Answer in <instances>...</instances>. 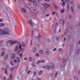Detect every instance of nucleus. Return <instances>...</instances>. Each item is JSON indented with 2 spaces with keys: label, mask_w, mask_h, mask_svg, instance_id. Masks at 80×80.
I'll return each instance as SVG.
<instances>
[{
  "label": "nucleus",
  "mask_w": 80,
  "mask_h": 80,
  "mask_svg": "<svg viewBox=\"0 0 80 80\" xmlns=\"http://www.w3.org/2000/svg\"><path fill=\"white\" fill-rule=\"evenodd\" d=\"M0 35H10V30L7 28L0 29Z\"/></svg>",
  "instance_id": "f257e3e1"
},
{
  "label": "nucleus",
  "mask_w": 80,
  "mask_h": 80,
  "mask_svg": "<svg viewBox=\"0 0 80 80\" xmlns=\"http://www.w3.org/2000/svg\"><path fill=\"white\" fill-rule=\"evenodd\" d=\"M22 44H19L15 47V52H18L22 49Z\"/></svg>",
  "instance_id": "f03ea898"
},
{
  "label": "nucleus",
  "mask_w": 80,
  "mask_h": 80,
  "mask_svg": "<svg viewBox=\"0 0 80 80\" xmlns=\"http://www.w3.org/2000/svg\"><path fill=\"white\" fill-rule=\"evenodd\" d=\"M23 48H22L20 50H19L17 53L18 55L19 53H21L19 54L20 57V58H22V55H23Z\"/></svg>",
  "instance_id": "7ed1b4c3"
},
{
  "label": "nucleus",
  "mask_w": 80,
  "mask_h": 80,
  "mask_svg": "<svg viewBox=\"0 0 80 80\" xmlns=\"http://www.w3.org/2000/svg\"><path fill=\"white\" fill-rule=\"evenodd\" d=\"M9 41H11V42L10 43L11 45H14V44H16L18 42V41H12V40H9Z\"/></svg>",
  "instance_id": "20e7f679"
},
{
  "label": "nucleus",
  "mask_w": 80,
  "mask_h": 80,
  "mask_svg": "<svg viewBox=\"0 0 80 80\" xmlns=\"http://www.w3.org/2000/svg\"><path fill=\"white\" fill-rule=\"evenodd\" d=\"M28 1H29L30 2H33V3H34V5L35 6H37V2H36V1H35V0H28Z\"/></svg>",
  "instance_id": "39448f33"
},
{
  "label": "nucleus",
  "mask_w": 80,
  "mask_h": 80,
  "mask_svg": "<svg viewBox=\"0 0 80 80\" xmlns=\"http://www.w3.org/2000/svg\"><path fill=\"white\" fill-rule=\"evenodd\" d=\"M15 58V54L14 53H12L11 55V59H14Z\"/></svg>",
  "instance_id": "423d86ee"
},
{
  "label": "nucleus",
  "mask_w": 80,
  "mask_h": 80,
  "mask_svg": "<svg viewBox=\"0 0 80 80\" xmlns=\"http://www.w3.org/2000/svg\"><path fill=\"white\" fill-rule=\"evenodd\" d=\"M11 41H9L7 42L6 46H8V47H10L11 45L10 42H11Z\"/></svg>",
  "instance_id": "0eeeda50"
},
{
  "label": "nucleus",
  "mask_w": 80,
  "mask_h": 80,
  "mask_svg": "<svg viewBox=\"0 0 80 80\" xmlns=\"http://www.w3.org/2000/svg\"><path fill=\"white\" fill-rule=\"evenodd\" d=\"M8 58V54H7L5 55V57L4 58V60H6Z\"/></svg>",
  "instance_id": "6e6552de"
},
{
  "label": "nucleus",
  "mask_w": 80,
  "mask_h": 80,
  "mask_svg": "<svg viewBox=\"0 0 80 80\" xmlns=\"http://www.w3.org/2000/svg\"><path fill=\"white\" fill-rule=\"evenodd\" d=\"M49 53H50V51L48 50H47L45 52V54L46 55H49Z\"/></svg>",
  "instance_id": "1a4fd4ad"
},
{
  "label": "nucleus",
  "mask_w": 80,
  "mask_h": 80,
  "mask_svg": "<svg viewBox=\"0 0 80 80\" xmlns=\"http://www.w3.org/2000/svg\"><path fill=\"white\" fill-rule=\"evenodd\" d=\"M21 11L22 12H23L24 13H27V11H26V10H25V9L24 8H22L21 9Z\"/></svg>",
  "instance_id": "9d476101"
},
{
  "label": "nucleus",
  "mask_w": 80,
  "mask_h": 80,
  "mask_svg": "<svg viewBox=\"0 0 80 80\" xmlns=\"http://www.w3.org/2000/svg\"><path fill=\"white\" fill-rule=\"evenodd\" d=\"M65 20L63 19V18H61L60 20V23H64Z\"/></svg>",
  "instance_id": "9b49d317"
},
{
  "label": "nucleus",
  "mask_w": 80,
  "mask_h": 80,
  "mask_svg": "<svg viewBox=\"0 0 80 80\" xmlns=\"http://www.w3.org/2000/svg\"><path fill=\"white\" fill-rule=\"evenodd\" d=\"M16 59L18 61V63H20V58H19V57H17L16 58Z\"/></svg>",
  "instance_id": "f8f14e48"
},
{
  "label": "nucleus",
  "mask_w": 80,
  "mask_h": 80,
  "mask_svg": "<svg viewBox=\"0 0 80 80\" xmlns=\"http://www.w3.org/2000/svg\"><path fill=\"white\" fill-rule=\"evenodd\" d=\"M50 66L52 68H54V67H53V64L52 63H50Z\"/></svg>",
  "instance_id": "ddd939ff"
},
{
  "label": "nucleus",
  "mask_w": 80,
  "mask_h": 80,
  "mask_svg": "<svg viewBox=\"0 0 80 80\" xmlns=\"http://www.w3.org/2000/svg\"><path fill=\"white\" fill-rule=\"evenodd\" d=\"M33 52L34 53H35L36 52H37V48H34L33 49Z\"/></svg>",
  "instance_id": "4468645a"
},
{
  "label": "nucleus",
  "mask_w": 80,
  "mask_h": 80,
  "mask_svg": "<svg viewBox=\"0 0 80 80\" xmlns=\"http://www.w3.org/2000/svg\"><path fill=\"white\" fill-rule=\"evenodd\" d=\"M10 62L11 65H12V66H13V65L14 64H13V61L11 60L10 61Z\"/></svg>",
  "instance_id": "2eb2a0df"
},
{
  "label": "nucleus",
  "mask_w": 80,
  "mask_h": 80,
  "mask_svg": "<svg viewBox=\"0 0 80 80\" xmlns=\"http://www.w3.org/2000/svg\"><path fill=\"white\" fill-rule=\"evenodd\" d=\"M5 24L4 23H1L0 24V27H4Z\"/></svg>",
  "instance_id": "dca6fc26"
},
{
  "label": "nucleus",
  "mask_w": 80,
  "mask_h": 80,
  "mask_svg": "<svg viewBox=\"0 0 80 80\" xmlns=\"http://www.w3.org/2000/svg\"><path fill=\"white\" fill-rule=\"evenodd\" d=\"M28 22L29 23H30L31 25H32V20H30L29 21H28Z\"/></svg>",
  "instance_id": "f3484780"
},
{
  "label": "nucleus",
  "mask_w": 80,
  "mask_h": 80,
  "mask_svg": "<svg viewBox=\"0 0 80 80\" xmlns=\"http://www.w3.org/2000/svg\"><path fill=\"white\" fill-rule=\"evenodd\" d=\"M46 68L47 70H50V67L49 65H47L46 66Z\"/></svg>",
  "instance_id": "a211bd4d"
},
{
  "label": "nucleus",
  "mask_w": 80,
  "mask_h": 80,
  "mask_svg": "<svg viewBox=\"0 0 80 80\" xmlns=\"http://www.w3.org/2000/svg\"><path fill=\"white\" fill-rule=\"evenodd\" d=\"M5 52L4 51L2 52L1 54V55L2 57H3V55H5Z\"/></svg>",
  "instance_id": "6ab92c4d"
},
{
  "label": "nucleus",
  "mask_w": 80,
  "mask_h": 80,
  "mask_svg": "<svg viewBox=\"0 0 80 80\" xmlns=\"http://www.w3.org/2000/svg\"><path fill=\"white\" fill-rule=\"evenodd\" d=\"M43 53V50H41L40 51H39V54H40V55H42V54Z\"/></svg>",
  "instance_id": "aec40b11"
},
{
  "label": "nucleus",
  "mask_w": 80,
  "mask_h": 80,
  "mask_svg": "<svg viewBox=\"0 0 80 80\" xmlns=\"http://www.w3.org/2000/svg\"><path fill=\"white\" fill-rule=\"evenodd\" d=\"M74 78L75 80H78V78L76 76H74Z\"/></svg>",
  "instance_id": "412c9836"
},
{
  "label": "nucleus",
  "mask_w": 80,
  "mask_h": 80,
  "mask_svg": "<svg viewBox=\"0 0 80 80\" xmlns=\"http://www.w3.org/2000/svg\"><path fill=\"white\" fill-rule=\"evenodd\" d=\"M9 78L11 80L12 79V74H10L9 75Z\"/></svg>",
  "instance_id": "4be33fe9"
},
{
  "label": "nucleus",
  "mask_w": 80,
  "mask_h": 80,
  "mask_svg": "<svg viewBox=\"0 0 80 80\" xmlns=\"http://www.w3.org/2000/svg\"><path fill=\"white\" fill-rule=\"evenodd\" d=\"M54 7L56 9V10H57L58 9V7L56 5H54Z\"/></svg>",
  "instance_id": "5701e85b"
},
{
  "label": "nucleus",
  "mask_w": 80,
  "mask_h": 80,
  "mask_svg": "<svg viewBox=\"0 0 80 80\" xmlns=\"http://www.w3.org/2000/svg\"><path fill=\"white\" fill-rule=\"evenodd\" d=\"M42 71H40L39 72V75H41L42 74Z\"/></svg>",
  "instance_id": "b1692460"
},
{
  "label": "nucleus",
  "mask_w": 80,
  "mask_h": 80,
  "mask_svg": "<svg viewBox=\"0 0 80 80\" xmlns=\"http://www.w3.org/2000/svg\"><path fill=\"white\" fill-rule=\"evenodd\" d=\"M5 74H7V68H5Z\"/></svg>",
  "instance_id": "393cba45"
},
{
  "label": "nucleus",
  "mask_w": 80,
  "mask_h": 80,
  "mask_svg": "<svg viewBox=\"0 0 80 80\" xmlns=\"http://www.w3.org/2000/svg\"><path fill=\"white\" fill-rule=\"evenodd\" d=\"M62 1V2H63V5H64V6H65V2H64V0H61Z\"/></svg>",
  "instance_id": "a878e982"
},
{
  "label": "nucleus",
  "mask_w": 80,
  "mask_h": 80,
  "mask_svg": "<svg viewBox=\"0 0 80 80\" xmlns=\"http://www.w3.org/2000/svg\"><path fill=\"white\" fill-rule=\"evenodd\" d=\"M46 5H47V6H48V7H50V5L48 3H45Z\"/></svg>",
  "instance_id": "bb28decb"
},
{
  "label": "nucleus",
  "mask_w": 80,
  "mask_h": 80,
  "mask_svg": "<svg viewBox=\"0 0 80 80\" xmlns=\"http://www.w3.org/2000/svg\"><path fill=\"white\" fill-rule=\"evenodd\" d=\"M71 8L72 10V12H73V7H71Z\"/></svg>",
  "instance_id": "cd10ccee"
},
{
  "label": "nucleus",
  "mask_w": 80,
  "mask_h": 80,
  "mask_svg": "<svg viewBox=\"0 0 80 80\" xmlns=\"http://www.w3.org/2000/svg\"><path fill=\"white\" fill-rule=\"evenodd\" d=\"M58 60H62V58H61L60 57H59L58 58Z\"/></svg>",
  "instance_id": "c85d7f7f"
},
{
  "label": "nucleus",
  "mask_w": 80,
  "mask_h": 80,
  "mask_svg": "<svg viewBox=\"0 0 80 80\" xmlns=\"http://www.w3.org/2000/svg\"><path fill=\"white\" fill-rule=\"evenodd\" d=\"M42 62V61H38L37 62V63L38 64V63H41Z\"/></svg>",
  "instance_id": "c756f323"
},
{
  "label": "nucleus",
  "mask_w": 80,
  "mask_h": 80,
  "mask_svg": "<svg viewBox=\"0 0 80 80\" xmlns=\"http://www.w3.org/2000/svg\"><path fill=\"white\" fill-rule=\"evenodd\" d=\"M67 8H68V10H69V4H67Z\"/></svg>",
  "instance_id": "7c9ffc66"
},
{
  "label": "nucleus",
  "mask_w": 80,
  "mask_h": 80,
  "mask_svg": "<svg viewBox=\"0 0 80 80\" xmlns=\"http://www.w3.org/2000/svg\"><path fill=\"white\" fill-rule=\"evenodd\" d=\"M32 57H30L29 59V60L30 62H31L32 61Z\"/></svg>",
  "instance_id": "2f4dec72"
},
{
  "label": "nucleus",
  "mask_w": 80,
  "mask_h": 80,
  "mask_svg": "<svg viewBox=\"0 0 80 80\" xmlns=\"http://www.w3.org/2000/svg\"><path fill=\"white\" fill-rule=\"evenodd\" d=\"M66 2H67V3H69V1H68V0H66L65 1V3H66Z\"/></svg>",
  "instance_id": "473e14b6"
},
{
  "label": "nucleus",
  "mask_w": 80,
  "mask_h": 80,
  "mask_svg": "<svg viewBox=\"0 0 80 80\" xmlns=\"http://www.w3.org/2000/svg\"><path fill=\"white\" fill-rule=\"evenodd\" d=\"M42 5L43 6V7H46V4H45V3L44 4H43V3H42Z\"/></svg>",
  "instance_id": "72a5a7b5"
},
{
  "label": "nucleus",
  "mask_w": 80,
  "mask_h": 80,
  "mask_svg": "<svg viewBox=\"0 0 80 80\" xmlns=\"http://www.w3.org/2000/svg\"><path fill=\"white\" fill-rule=\"evenodd\" d=\"M45 61L44 60H42L41 61L42 63H45Z\"/></svg>",
  "instance_id": "f704fd0d"
},
{
  "label": "nucleus",
  "mask_w": 80,
  "mask_h": 80,
  "mask_svg": "<svg viewBox=\"0 0 80 80\" xmlns=\"http://www.w3.org/2000/svg\"><path fill=\"white\" fill-rule=\"evenodd\" d=\"M13 70H14V68H12L11 69V71L12 72L13 71Z\"/></svg>",
  "instance_id": "c9c22d12"
},
{
  "label": "nucleus",
  "mask_w": 80,
  "mask_h": 80,
  "mask_svg": "<svg viewBox=\"0 0 80 80\" xmlns=\"http://www.w3.org/2000/svg\"><path fill=\"white\" fill-rule=\"evenodd\" d=\"M33 12L34 13L36 14L37 13V11H35V10H33Z\"/></svg>",
  "instance_id": "e433bc0d"
},
{
  "label": "nucleus",
  "mask_w": 80,
  "mask_h": 80,
  "mask_svg": "<svg viewBox=\"0 0 80 80\" xmlns=\"http://www.w3.org/2000/svg\"><path fill=\"white\" fill-rule=\"evenodd\" d=\"M36 55L37 57H39V54L38 53H36Z\"/></svg>",
  "instance_id": "4c0bfd02"
},
{
  "label": "nucleus",
  "mask_w": 80,
  "mask_h": 80,
  "mask_svg": "<svg viewBox=\"0 0 80 80\" xmlns=\"http://www.w3.org/2000/svg\"><path fill=\"white\" fill-rule=\"evenodd\" d=\"M26 45V44H22V47H25Z\"/></svg>",
  "instance_id": "58836bf2"
},
{
  "label": "nucleus",
  "mask_w": 80,
  "mask_h": 80,
  "mask_svg": "<svg viewBox=\"0 0 80 80\" xmlns=\"http://www.w3.org/2000/svg\"><path fill=\"white\" fill-rule=\"evenodd\" d=\"M57 50V48H54L53 49V52H55V51H56Z\"/></svg>",
  "instance_id": "ea45409f"
},
{
  "label": "nucleus",
  "mask_w": 80,
  "mask_h": 80,
  "mask_svg": "<svg viewBox=\"0 0 80 80\" xmlns=\"http://www.w3.org/2000/svg\"><path fill=\"white\" fill-rule=\"evenodd\" d=\"M14 62H15V63H17V60L16 59H15L14 60Z\"/></svg>",
  "instance_id": "a19ab883"
},
{
  "label": "nucleus",
  "mask_w": 80,
  "mask_h": 80,
  "mask_svg": "<svg viewBox=\"0 0 80 80\" xmlns=\"http://www.w3.org/2000/svg\"><path fill=\"white\" fill-rule=\"evenodd\" d=\"M65 62V59H63L62 60V62L64 63Z\"/></svg>",
  "instance_id": "79ce46f5"
},
{
  "label": "nucleus",
  "mask_w": 80,
  "mask_h": 80,
  "mask_svg": "<svg viewBox=\"0 0 80 80\" xmlns=\"http://www.w3.org/2000/svg\"><path fill=\"white\" fill-rule=\"evenodd\" d=\"M31 72V70H29L28 71V75H29V74H30V72Z\"/></svg>",
  "instance_id": "37998d69"
},
{
  "label": "nucleus",
  "mask_w": 80,
  "mask_h": 80,
  "mask_svg": "<svg viewBox=\"0 0 80 80\" xmlns=\"http://www.w3.org/2000/svg\"><path fill=\"white\" fill-rule=\"evenodd\" d=\"M49 14H47L46 15H45V17H48V16H49Z\"/></svg>",
  "instance_id": "c03bdc74"
},
{
  "label": "nucleus",
  "mask_w": 80,
  "mask_h": 80,
  "mask_svg": "<svg viewBox=\"0 0 80 80\" xmlns=\"http://www.w3.org/2000/svg\"><path fill=\"white\" fill-rule=\"evenodd\" d=\"M55 13H56V12H53L52 13V15H55Z\"/></svg>",
  "instance_id": "a18cd8bd"
},
{
  "label": "nucleus",
  "mask_w": 80,
  "mask_h": 80,
  "mask_svg": "<svg viewBox=\"0 0 80 80\" xmlns=\"http://www.w3.org/2000/svg\"><path fill=\"white\" fill-rule=\"evenodd\" d=\"M62 48H60L58 49V51H62Z\"/></svg>",
  "instance_id": "49530a36"
},
{
  "label": "nucleus",
  "mask_w": 80,
  "mask_h": 80,
  "mask_svg": "<svg viewBox=\"0 0 80 80\" xmlns=\"http://www.w3.org/2000/svg\"><path fill=\"white\" fill-rule=\"evenodd\" d=\"M47 40L48 42H50V40H49V39H48Z\"/></svg>",
  "instance_id": "de8ad7c7"
},
{
  "label": "nucleus",
  "mask_w": 80,
  "mask_h": 80,
  "mask_svg": "<svg viewBox=\"0 0 80 80\" xmlns=\"http://www.w3.org/2000/svg\"><path fill=\"white\" fill-rule=\"evenodd\" d=\"M36 38H37V40H39V37H37Z\"/></svg>",
  "instance_id": "09e8293b"
},
{
  "label": "nucleus",
  "mask_w": 80,
  "mask_h": 80,
  "mask_svg": "<svg viewBox=\"0 0 80 80\" xmlns=\"http://www.w3.org/2000/svg\"><path fill=\"white\" fill-rule=\"evenodd\" d=\"M63 12H64V10H61V13H63Z\"/></svg>",
  "instance_id": "8fccbe9b"
},
{
  "label": "nucleus",
  "mask_w": 80,
  "mask_h": 80,
  "mask_svg": "<svg viewBox=\"0 0 80 80\" xmlns=\"http://www.w3.org/2000/svg\"><path fill=\"white\" fill-rule=\"evenodd\" d=\"M34 75H36V72H34Z\"/></svg>",
  "instance_id": "3c124183"
},
{
  "label": "nucleus",
  "mask_w": 80,
  "mask_h": 80,
  "mask_svg": "<svg viewBox=\"0 0 80 80\" xmlns=\"http://www.w3.org/2000/svg\"><path fill=\"white\" fill-rule=\"evenodd\" d=\"M30 45H32V41H31Z\"/></svg>",
  "instance_id": "603ef678"
},
{
  "label": "nucleus",
  "mask_w": 80,
  "mask_h": 80,
  "mask_svg": "<svg viewBox=\"0 0 80 80\" xmlns=\"http://www.w3.org/2000/svg\"><path fill=\"white\" fill-rule=\"evenodd\" d=\"M57 25H58V23L57 22L55 26L56 27H57V26H58Z\"/></svg>",
  "instance_id": "864d4df0"
},
{
  "label": "nucleus",
  "mask_w": 80,
  "mask_h": 80,
  "mask_svg": "<svg viewBox=\"0 0 80 80\" xmlns=\"http://www.w3.org/2000/svg\"><path fill=\"white\" fill-rule=\"evenodd\" d=\"M69 2L70 3H72V0H70Z\"/></svg>",
  "instance_id": "5fc2aeb1"
},
{
  "label": "nucleus",
  "mask_w": 80,
  "mask_h": 80,
  "mask_svg": "<svg viewBox=\"0 0 80 80\" xmlns=\"http://www.w3.org/2000/svg\"><path fill=\"white\" fill-rule=\"evenodd\" d=\"M32 66H33V67H35L36 66L35 65V64H32Z\"/></svg>",
  "instance_id": "6e6d98bb"
},
{
  "label": "nucleus",
  "mask_w": 80,
  "mask_h": 80,
  "mask_svg": "<svg viewBox=\"0 0 80 80\" xmlns=\"http://www.w3.org/2000/svg\"><path fill=\"white\" fill-rule=\"evenodd\" d=\"M66 40V38H64V42L65 41V40Z\"/></svg>",
  "instance_id": "4d7b16f0"
},
{
  "label": "nucleus",
  "mask_w": 80,
  "mask_h": 80,
  "mask_svg": "<svg viewBox=\"0 0 80 80\" xmlns=\"http://www.w3.org/2000/svg\"><path fill=\"white\" fill-rule=\"evenodd\" d=\"M3 42V41H1L0 42V43H2V42Z\"/></svg>",
  "instance_id": "13d9d810"
},
{
  "label": "nucleus",
  "mask_w": 80,
  "mask_h": 80,
  "mask_svg": "<svg viewBox=\"0 0 80 80\" xmlns=\"http://www.w3.org/2000/svg\"><path fill=\"white\" fill-rule=\"evenodd\" d=\"M3 79H4V80H6V78H5V77H3Z\"/></svg>",
  "instance_id": "bf43d9fd"
},
{
  "label": "nucleus",
  "mask_w": 80,
  "mask_h": 80,
  "mask_svg": "<svg viewBox=\"0 0 80 80\" xmlns=\"http://www.w3.org/2000/svg\"><path fill=\"white\" fill-rule=\"evenodd\" d=\"M56 39L57 40H58V37Z\"/></svg>",
  "instance_id": "052dcab7"
},
{
  "label": "nucleus",
  "mask_w": 80,
  "mask_h": 80,
  "mask_svg": "<svg viewBox=\"0 0 80 80\" xmlns=\"http://www.w3.org/2000/svg\"><path fill=\"white\" fill-rule=\"evenodd\" d=\"M27 58H24V60H27Z\"/></svg>",
  "instance_id": "680f3d73"
},
{
  "label": "nucleus",
  "mask_w": 80,
  "mask_h": 80,
  "mask_svg": "<svg viewBox=\"0 0 80 80\" xmlns=\"http://www.w3.org/2000/svg\"><path fill=\"white\" fill-rule=\"evenodd\" d=\"M56 76H57V75H58V72H57L56 73Z\"/></svg>",
  "instance_id": "e2e57ef3"
},
{
  "label": "nucleus",
  "mask_w": 80,
  "mask_h": 80,
  "mask_svg": "<svg viewBox=\"0 0 80 80\" xmlns=\"http://www.w3.org/2000/svg\"><path fill=\"white\" fill-rule=\"evenodd\" d=\"M43 68H46V67H45V66H43Z\"/></svg>",
  "instance_id": "0e129e2a"
},
{
  "label": "nucleus",
  "mask_w": 80,
  "mask_h": 80,
  "mask_svg": "<svg viewBox=\"0 0 80 80\" xmlns=\"http://www.w3.org/2000/svg\"><path fill=\"white\" fill-rule=\"evenodd\" d=\"M79 74L80 75V70L79 71H78Z\"/></svg>",
  "instance_id": "69168bd1"
},
{
  "label": "nucleus",
  "mask_w": 80,
  "mask_h": 80,
  "mask_svg": "<svg viewBox=\"0 0 80 80\" xmlns=\"http://www.w3.org/2000/svg\"><path fill=\"white\" fill-rule=\"evenodd\" d=\"M78 44L79 45V44H80V40L79 41V42L78 43Z\"/></svg>",
  "instance_id": "338daca9"
},
{
  "label": "nucleus",
  "mask_w": 80,
  "mask_h": 80,
  "mask_svg": "<svg viewBox=\"0 0 80 80\" xmlns=\"http://www.w3.org/2000/svg\"><path fill=\"white\" fill-rule=\"evenodd\" d=\"M38 80H40V78H38Z\"/></svg>",
  "instance_id": "774afa93"
}]
</instances>
